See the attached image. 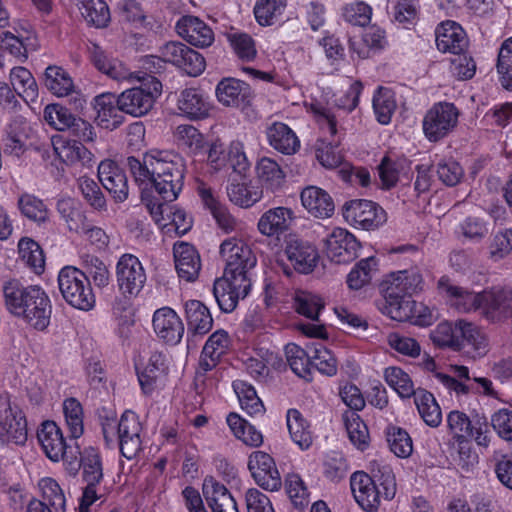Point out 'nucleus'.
<instances>
[{
  "label": "nucleus",
  "instance_id": "0e129e2a",
  "mask_svg": "<svg viewBox=\"0 0 512 512\" xmlns=\"http://www.w3.org/2000/svg\"><path fill=\"white\" fill-rule=\"evenodd\" d=\"M387 442L390 450L398 457L406 458L413 451V444L410 435L406 430L391 426L387 428Z\"/></svg>",
  "mask_w": 512,
  "mask_h": 512
},
{
  "label": "nucleus",
  "instance_id": "3c124183",
  "mask_svg": "<svg viewBox=\"0 0 512 512\" xmlns=\"http://www.w3.org/2000/svg\"><path fill=\"white\" fill-rule=\"evenodd\" d=\"M21 214L30 221L38 224L48 220V209L44 202L33 194L20 195L17 202Z\"/></svg>",
  "mask_w": 512,
  "mask_h": 512
},
{
  "label": "nucleus",
  "instance_id": "4c0bfd02",
  "mask_svg": "<svg viewBox=\"0 0 512 512\" xmlns=\"http://www.w3.org/2000/svg\"><path fill=\"white\" fill-rule=\"evenodd\" d=\"M231 183L227 187L229 200L237 206L248 208L262 198V190L246 183L244 180L238 182L236 177L230 178Z\"/></svg>",
  "mask_w": 512,
  "mask_h": 512
},
{
  "label": "nucleus",
  "instance_id": "dca6fc26",
  "mask_svg": "<svg viewBox=\"0 0 512 512\" xmlns=\"http://www.w3.org/2000/svg\"><path fill=\"white\" fill-rule=\"evenodd\" d=\"M328 257L340 264L349 263L358 257L360 242L344 228H334L325 240Z\"/></svg>",
  "mask_w": 512,
  "mask_h": 512
},
{
  "label": "nucleus",
  "instance_id": "473e14b6",
  "mask_svg": "<svg viewBox=\"0 0 512 512\" xmlns=\"http://www.w3.org/2000/svg\"><path fill=\"white\" fill-rule=\"evenodd\" d=\"M37 438L46 456L58 462L61 449L67 444L64 440L61 429L53 421H45L37 431Z\"/></svg>",
  "mask_w": 512,
  "mask_h": 512
},
{
  "label": "nucleus",
  "instance_id": "49530a36",
  "mask_svg": "<svg viewBox=\"0 0 512 512\" xmlns=\"http://www.w3.org/2000/svg\"><path fill=\"white\" fill-rule=\"evenodd\" d=\"M199 194L205 207L210 210L218 226L225 232L234 230L236 226L235 218L228 212L225 206L214 198L211 190L203 188L199 191Z\"/></svg>",
  "mask_w": 512,
  "mask_h": 512
},
{
  "label": "nucleus",
  "instance_id": "4d7b16f0",
  "mask_svg": "<svg viewBox=\"0 0 512 512\" xmlns=\"http://www.w3.org/2000/svg\"><path fill=\"white\" fill-rule=\"evenodd\" d=\"M226 166L232 169L234 177L245 180L250 171L251 164L244 152L243 144L239 141H233L227 151Z\"/></svg>",
  "mask_w": 512,
  "mask_h": 512
},
{
  "label": "nucleus",
  "instance_id": "e2e57ef3",
  "mask_svg": "<svg viewBox=\"0 0 512 512\" xmlns=\"http://www.w3.org/2000/svg\"><path fill=\"white\" fill-rule=\"evenodd\" d=\"M496 67L502 86L512 91V37L501 44Z\"/></svg>",
  "mask_w": 512,
  "mask_h": 512
},
{
  "label": "nucleus",
  "instance_id": "c85d7f7f",
  "mask_svg": "<svg viewBox=\"0 0 512 512\" xmlns=\"http://www.w3.org/2000/svg\"><path fill=\"white\" fill-rule=\"evenodd\" d=\"M456 333H458L459 340V348H456V351L473 352V357L482 356L486 353L487 339L475 324L458 320L456 321Z\"/></svg>",
  "mask_w": 512,
  "mask_h": 512
},
{
  "label": "nucleus",
  "instance_id": "4468645a",
  "mask_svg": "<svg viewBox=\"0 0 512 512\" xmlns=\"http://www.w3.org/2000/svg\"><path fill=\"white\" fill-rule=\"evenodd\" d=\"M248 469L255 482L263 489L277 491L282 485L274 459L263 451H254L248 459Z\"/></svg>",
  "mask_w": 512,
  "mask_h": 512
},
{
  "label": "nucleus",
  "instance_id": "f257e3e1",
  "mask_svg": "<svg viewBox=\"0 0 512 512\" xmlns=\"http://www.w3.org/2000/svg\"><path fill=\"white\" fill-rule=\"evenodd\" d=\"M126 165L137 184L153 187L166 202L176 200L183 188L186 164L177 153L152 150L144 154L142 161L127 157Z\"/></svg>",
  "mask_w": 512,
  "mask_h": 512
},
{
  "label": "nucleus",
  "instance_id": "58836bf2",
  "mask_svg": "<svg viewBox=\"0 0 512 512\" xmlns=\"http://www.w3.org/2000/svg\"><path fill=\"white\" fill-rule=\"evenodd\" d=\"M44 85L54 95L63 97L69 95L74 88L69 73L60 66L50 65L44 72Z\"/></svg>",
  "mask_w": 512,
  "mask_h": 512
},
{
  "label": "nucleus",
  "instance_id": "a19ab883",
  "mask_svg": "<svg viewBox=\"0 0 512 512\" xmlns=\"http://www.w3.org/2000/svg\"><path fill=\"white\" fill-rule=\"evenodd\" d=\"M287 426L294 443L301 449H308L312 444V432L307 420L297 409L287 412Z\"/></svg>",
  "mask_w": 512,
  "mask_h": 512
},
{
  "label": "nucleus",
  "instance_id": "412c9836",
  "mask_svg": "<svg viewBox=\"0 0 512 512\" xmlns=\"http://www.w3.org/2000/svg\"><path fill=\"white\" fill-rule=\"evenodd\" d=\"M176 30L182 38L195 47H209L214 42L212 29L195 16L181 17L176 24Z\"/></svg>",
  "mask_w": 512,
  "mask_h": 512
},
{
  "label": "nucleus",
  "instance_id": "e433bc0d",
  "mask_svg": "<svg viewBox=\"0 0 512 512\" xmlns=\"http://www.w3.org/2000/svg\"><path fill=\"white\" fill-rule=\"evenodd\" d=\"M87 24L105 28L110 22V10L104 0H72Z\"/></svg>",
  "mask_w": 512,
  "mask_h": 512
},
{
  "label": "nucleus",
  "instance_id": "79ce46f5",
  "mask_svg": "<svg viewBox=\"0 0 512 512\" xmlns=\"http://www.w3.org/2000/svg\"><path fill=\"white\" fill-rule=\"evenodd\" d=\"M227 424L231 431L245 445L250 447H259L263 443V435L253 425L236 413H230L227 416Z\"/></svg>",
  "mask_w": 512,
  "mask_h": 512
},
{
  "label": "nucleus",
  "instance_id": "603ef678",
  "mask_svg": "<svg viewBox=\"0 0 512 512\" xmlns=\"http://www.w3.org/2000/svg\"><path fill=\"white\" fill-rule=\"evenodd\" d=\"M350 441L359 449L364 450L368 445V428L360 416L353 411H345L342 415Z\"/></svg>",
  "mask_w": 512,
  "mask_h": 512
},
{
  "label": "nucleus",
  "instance_id": "4be33fe9",
  "mask_svg": "<svg viewBox=\"0 0 512 512\" xmlns=\"http://www.w3.org/2000/svg\"><path fill=\"white\" fill-rule=\"evenodd\" d=\"M153 328L158 337L170 344H177L184 334V325L180 317L169 307L155 311Z\"/></svg>",
  "mask_w": 512,
  "mask_h": 512
},
{
  "label": "nucleus",
  "instance_id": "cd10ccee",
  "mask_svg": "<svg viewBox=\"0 0 512 512\" xmlns=\"http://www.w3.org/2000/svg\"><path fill=\"white\" fill-rule=\"evenodd\" d=\"M95 109L97 110L96 121L103 129L113 131L124 123L123 111L118 105L117 97L113 94L96 96Z\"/></svg>",
  "mask_w": 512,
  "mask_h": 512
},
{
  "label": "nucleus",
  "instance_id": "37998d69",
  "mask_svg": "<svg viewBox=\"0 0 512 512\" xmlns=\"http://www.w3.org/2000/svg\"><path fill=\"white\" fill-rule=\"evenodd\" d=\"M450 371L454 376L436 372L435 377L448 389L455 391L457 394H468L470 392H478V388L474 384H466L461 380H471L469 369L462 365H451Z\"/></svg>",
  "mask_w": 512,
  "mask_h": 512
},
{
  "label": "nucleus",
  "instance_id": "423d86ee",
  "mask_svg": "<svg viewBox=\"0 0 512 512\" xmlns=\"http://www.w3.org/2000/svg\"><path fill=\"white\" fill-rule=\"evenodd\" d=\"M162 91L161 82L150 76L147 82L139 87L124 90L117 97L118 105L123 113L133 117H142L150 112L155 100Z\"/></svg>",
  "mask_w": 512,
  "mask_h": 512
},
{
  "label": "nucleus",
  "instance_id": "0eeeda50",
  "mask_svg": "<svg viewBox=\"0 0 512 512\" xmlns=\"http://www.w3.org/2000/svg\"><path fill=\"white\" fill-rule=\"evenodd\" d=\"M459 110L453 103L434 104L423 118V132L430 142H438L457 126Z\"/></svg>",
  "mask_w": 512,
  "mask_h": 512
},
{
  "label": "nucleus",
  "instance_id": "393cba45",
  "mask_svg": "<svg viewBox=\"0 0 512 512\" xmlns=\"http://www.w3.org/2000/svg\"><path fill=\"white\" fill-rule=\"evenodd\" d=\"M436 45L439 51L460 54L468 46L465 31L454 21L441 23L436 29Z\"/></svg>",
  "mask_w": 512,
  "mask_h": 512
},
{
  "label": "nucleus",
  "instance_id": "c03bdc74",
  "mask_svg": "<svg viewBox=\"0 0 512 512\" xmlns=\"http://www.w3.org/2000/svg\"><path fill=\"white\" fill-rule=\"evenodd\" d=\"M285 355L292 371L299 377L311 381L312 357L300 346L289 343L285 346Z\"/></svg>",
  "mask_w": 512,
  "mask_h": 512
},
{
  "label": "nucleus",
  "instance_id": "ddd939ff",
  "mask_svg": "<svg viewBox=\"0 0 512 512\" xmlns=\"http://www.w3.org/2000/svg\"><path fill=\"white\" fill-rule=\"evenodd\" d=\"M27 440V423L23 412L9 401L0 402V444L23 445Z\"/></svg>",
  "mask_w": 512,
  "mask_h": 512
},
{
  "label": "nucleus",
  "instance_id": "f3484780",
  "mask_svg": "<svg viewBox=\"0 0 512 512\" xmlns=\"http://www.w3.org/2000/svg\"><path fill=\"white\" fill-rule=\"evenodd\" d=\"M350 487L355 501L368 512H374L380 505L381 489L375 486L372 477L363 471L354 472L350 477Z\"/></svg>",
  "mask_w": 512,
  "mask_h": 512
},
{
  "label": "nucleus",
  "instance_id": "2f4dec72",
  "mask_svg": "<svg viewBox=\"0 0 512 512\" xmlns=\"http://www.w3.org/2000/svg\"><path fill=\"white\" fill-rule=\"evenodd\" d=\"M293 220V211L287 207L267 210L259 219L258 229L266 236H278L289 229Z\"/></svg>",
  "mask_w": 512,
  "mask_h": 512
},
{
  "label": "nucleus",
  "instance_id": "6e6d98bb",
  "mask_svg": "<svg viewBox=\"0 0 512 512\" xmlns=\"http://www.w3.org/2000/svg\"><path fill=\"white\" fill-rule=\"evenodd\" d=\"M258 176L271 191L279 190L285 181V174L280 166L270 158H262L257 166Z\"/></svg>",
  "mask_w": 512,
  "mask_h": 512
},
{
  "label": "nucleus",
  "instance_id": "09e8293b",
  "mask_svg": "<svg viewBox=\"0 0 512 512\" xmlns=\"http://www.w3.org/2000/svg\"><path fill=\"white\" fill-rule=\"evenodd\" d=\"M233 388L238 396L241 408L250 416L263 415L265 407L257 396L256 390L244 381H235Z\"/></svg>",
  "mask_w": 512,
  "mask_h": 512
},
{
  "label": "nucleus",
  "instance_id": "a878e982",
  "mask_svg": "<svg viewBox=\"0 0 512 512\" xmlns=\"http://www.w3.org/2000/svg\"><path fill=\"white\" fill-rule=\"evenodd\" d=\"M438 289L441 294L453 300V305L460 311L470 312L480 310L482 312V293H473L460 286L454 285L448 277H441L438 281Z\"/></svg>",
  "mask_w": 512,
  "mask_h": 512
},
{
  "label": "nucleus",
  "instance_id": "7ed1b4c3",
  "mask_svg": "<svg viewBox=\"0 0 512 512\" xmlns=\"http://www.w3.org/2000/svg\"><path fill=\"white\" fill-rule=\"evenodd\" d=\"M3 295L5 306L11 314L38 331L48 328L52 305L42 287L25 285L20 280L11 279L4 283Z\"/></svg>",
  "mask_w": 512,
  "mask_h": 512
},
{
  "label": "nucleus",
  "instance_id": "13d9d810",
  "mask_svg": "<svg viewBox=\"0 0 512 512\" xmlns=\"http://www.w3.org/2000/svg\"><path fill=\"white\" fill-rule=\"evenodd\" d=\"M385 380L400 397L409 398L415 396L418 390H415L410 376L399 367H388L385 369Z\"/></svg>",
  "mask_w": 512,
  "mask_h": 512
},
{
  "label": "nucleus",
  "instance_id": "5fc2aeb1",
  "mask_svg": "<svg viewBox=\"0 0 512 512\" xmlns=\"http://www.w3.org/2000/svg\"><path fill=\"white\" fill-rule=\"evenodd\" d=\"M63 413L70 432V437L78 439L84 432L83 408L81 403L73 397L65 399L63 402Z\"/></svg>",
  "mask_w": 512,
  "mask_h": 512
},
{
  "label": "nucleus",
  "instance_id": "8fccbe9b",
  "mask_svg": "<svg viewBox=\"0 0 512 512\" xmlns=\"http://www.w3.org/2000/svg\"><path fill=\"white\" fill-rule=\"evenodd\" d=\"M60 159L68 165L80 163L84 167H90L93 161L92 153L80 141L63 143L61 148H55Z\"/></svg>",
  "mask_w": 512,
  "mask_h": 512
},
{
  "label": "nucleus",
  "instance_id": "5701e85b",
  "mask_svg": "<svg viewBox=\"0 0 512 512\" xmlns=\"http://www.w3.org/2000/svg\"><path fill=\"white\" fill-rule=\"evenodd\" d=\"M173 253L178 276L187 282H194L201 269L198 251L193 245L181 242L174 245Z\"/></svg>",
  "mask_w": 512,
  "mask_h": 512
},
{
  "label": "nucleus",
  "instance_id": "c756f323",
  "mask_svg": "<svg viewBox=\"0 0 512 512\" xmlns=\"http://www.w3.org/2000/svg\"><path fill=\"white\" fill-rule=\"evenodd\" d=\"M301 202L307 211L317 218H329L335 210L331 196L316 186H308L302 190Z\"/></svg>",
  "mask_w": 512,
  "mask_h": 512
},
{
  "label": "nucleus",
  "instance_id": "864d4df0",
  "mask_svg": "<svg viewBox=\"0 0 512 512\" xmlns=\"http://www.w3.org/2000/svg\"><path fill=\"white\" fill-rule=\"evenodd\" d=\"M286 7V0H257L254 15L262 26L273 25L279 20Z\"/></svg>",
  "mask_w": 512,
  "mask_h": 512
},
{
  "label": "nucleus",
  "instance_id": "052dcab7",
  "mask_svg": "<svg viewBox=\"0 0 512 512\" xmlns=\"http://www.w3.org/2000/svg\"><path fill=\"white\" fill-rule=\"evenodd\" d=\"M293 306L297 313L311 320H318L319 313L324 308V302L315 294L298 291L294 296Z\"/></svg>",
  "mask_w": 512,
  "mask_h": 512
},
{
  "label": "nucleus",
  "instance_id": "774afa93",
  "mask_svg": "<svg viewBox=\"0 0 512 512\" xmlns=\"http://www.w3.org/2000/svg\"><path fill=\"white\" fill-rule=\"evenodd\" d=\"M512 252V229H503L494 233L489 244V258L500 261Z\"/></svg>",
  "mask_w": 512,
  "mask_h": 512
},
{
  "label": "nucleus",
  "instance_id": "f03ea898",
  "mask_svg": "<svg viewBox=\"0 0 512 512\" xmlns=\"http://www.w3.org/2000/svg\"><path fill=\"white\" fill-rule=\"evenodd\" d=\"M423 279L416 270H403L391 273L381 283L384 300L379 304L380 311L396 321H408L418 317L419 324L430 325L432 316L419 314L417 303L410 296L422 289Z\"/></svg>",
  "mask_w": 512,
  "mask_h": 512
},
{
  "label": "nucleus",
  "instance_id": "72a5a7b5",
  "mask_svg": "<svg viewBox=\"0 0 512 512\" xmlns=\"http://www.w3.org/2000/svg\"><path fill=\"white\" fill-rule=\"evenodd\" d=\"M216 95L225 106L239 107L248 102L250 97V87L247 83L228 78L221 80L216 88Z\"/></svg>",
  "mask_w": 512,
  "mask_h": 512
},
{
  "label": "nucleus",
  "instance_id": "9d476101",
  "mask_svg": "<svg viewBox=\"0 0 512 512\" xmlns=\"http://www.w3.org/2000/svg\"><path fill=\"white\" fill-rule=\"evenodd\" d=\"M116 281L124 297H135L143 289L146 273L140 260L132 254H123L116 264Z\"/></svg>",
  "mask_w": 512,
  "mask_h": 512
},
{
  "label": "nucleus",
  "instance_id": "20e7f679",
  "mask_svg": "<svg viewBox=\"0 0 512 512\" xmlns=\"http://www.w3.org/2000/svg\"><path fill=\"white\" fill-rule=\"evenodd\" d=\"M58 286L70 306L82 311H89L95 306V295L83 270L74 266L62 268L58 274Z\"/></svg>",
  "mask_w": 512,
  "mask_h": 512
},
{
  "label": "nucleus",
  "instance_id": "a211bd4d",
  "mask_svg": "<svg viewBox=\"0 0 512 512\" xmlns=\"http://www.w3.org/2000/svg\"><path fill=\"white\" fill-rule=\"evenodd\" d=\"M285 254L294 270L304 274L313 271L319 257L312 244L292 235L286 241Z\"/></svg>",
  "mask_w": 512,
  "mask_h": 512
},
{
  "label": "nucleus",
  "instance_id": "6e6552de",
  "mask_svg": "<svg viewBox=\"0 0 512 512\" xmlns=\"http://www.w3.org/2000/svg\"><path fill=\"white\" fill-rule=\"evenodd\" d=\"M220 255L225 261L223 275L248 277L250 269L256 265V257L251 248L241 239L228 238L220 245Z\"/></svg>",
  "mask_w": 512,
  "mask_h": 512
},
{
  "label": "nucleus",
  "instance_id": "9b49d317",
  "mask_svg": "<svg viewBox=\"0 0 512 512\" xmlns=\"http://www.w3.org/2000/svg\"><path fill=\"white\" fill-rule=\"evenodd\" d=\"M250 288L249 277L223 275L215 281L213 294L221 311L230 313L237 307L239 299L248 295Z\"/></svg>",
  "mask_w": 512,
  "mask_h": 512
},
{
  "label": "nucleus",
  "instance_id": "6ab92c4d",
  "mask_svg": "<svg viewBox=\"0 0 512 512\" xmlns=\"http://www.w3.org/2000/svg\"><path fill=\"white\" fill-rule=\"evenodd\" d=\"M482 315L493 322L512 316V289L492 288L483 291Z\"/></svg>",
  "mask_w": 512,
  "mask_h": 512
},
{
  "label": "nucleus",
  "instance_id": "338daca9",
  "mask_svg": "<svg viewBox=\"0 0 512 512\" xmlns=\"http://www.w3.org/2000/svg\"><path fill=\"white\" fill-rule=\"evenodd\" d=\"M44 118L55 129L65 131L74 123L76 116L60 104H51L45 107Z\"/></svg>",
  "mask_w": 512,
  "mask_h": 512
},
{
  "label": "nucleus",
  "instance_id": "1a4fd4ad",
  "mask_svg": "<svg viewBox=\"0 0 512 512\" xmlns=\"http://www.w3.org/2000/svg\"><path fill=\"white\" fill-rule=\"evenodd\" d=\"M342 214L349 224L363 230H375L387 220L385 210L377 203L366 199L346 202Z\"/></svg>",
  "mask_w": 512,
  "mask_h": 512
},
{
  "label": "nucleus",
  "instance_id": "ea45409f",
  "mask_svg": "<svg viewBox=\"0 0 512 512\" xmlns=\"http://www.w3.org/2000/svg\"><path fill=\"white\" fill-rule=\"evenodd\" d=\"M57 212L66 223L69 231L80 233L83 230V223L87 217L80 204L73 198L66 197L59 199L56 204Z\"/></svg>",
  "mask_w": 512,
  "mask_h": 512
},
{
  "label": "nucleus",
  "instance_id": "a18cd8bd",
  "mask_svg": "<svg viewBox=\"0 0 512 512\" xmlns=\"http://www.w3.org/2000/svg\"><path fill=\"white\" fill-rule=\"evenodd\" d=\"M414 402L421 418L427 425L431 427H438L440 425L442 413L433 394L424 389H418L417 394L414 396Z\"/></svg>",
  "mask_w": 512,
  "mask_h": 512
},
{
  "label": "nucleus",
  "instance_id": "2eb2a0df",
  "mask_svg": "<svg viewBox=\"0 0 512 512\" xmlns=\"http://www.w3.org/2000/svg\"><path fill=\"white\" fill-rule=\"evenodd\" d=\"M142 431L138 416L131 411H125L117 425V435L121 454L131 460L142 450Z\"/></svg>",
  "mask_w": 512,
  "mask_h": 512
},
{
  "label": "nucleus",
  "instance_id": "f8f14e48",
  "mask_svg": "<svg viewBox=\"0 0 512 512\" xmlns=\"http://www.w3.org/2000/svg\"><path fill=\"white\" fill-rule=\"evenodd\" d=\"M82 479L86 483L82 494V508L90 507L97 499L96 486L103 480V465L100 452L87 447L81 454Z\"/></svg>",
  "mask_w": 512,
  "mask_h": 512
},
{
  "label": "nucleus",
  "instance_id": "bb28decb",
  "mask_svg": "<svg viewBox=\"0 0 512 512\" xmlns=\"http://www.w3.org/2000/svg\"><path fill=\"white\" fill-rule=\"evenodd\" d=\"M180 114L190 120H201L209 115L210 103L199 89L186 88L177 99Z\"/></svg>",
  "mask_w": 512,
  "mask_h": 512
},
{
  "label": "nucleus",
  "instance_id": "69168bd1",
  "mask_svg": "<svg viewBox=\"0 0 512 512\" xmlns=\"http://www.w3.org/2000/svg\"><path fill=\"white\" fill-rule=\"evenodd\" d=\"M39 488L42 492V502H46L58 512H65V496L56 480L50 477L42 478L39 481Z\"/></svg>",
  "mask_w": 512,
  "mask_h": 512
},
{
  "label": "nucleus",
  "instance_id": "7c9ffc66",
  "mask_svg": "<svg viewBox=\"0 0 512 512\" xmlns=\"http://www.w3.org/2000/svg\"><path fill=\"white\" fill-rule=\"evenodd\" d=\"M168 372L166 357L161 352L151 354L148 363L143 370L137 369L140 386L145 394H150L157 387V383Z\"/></svg>",
  "mask_w": 512,
  "mask_h": 512
},
{
  "label": "nucleus",
  "instance_id": "f704fd0d",
  "mask_svg": "<svg viewBox=\"0 0 512 512\" xmlns=\"http://www.w3.org/2000/svg\"><path fill=\"white\" fill-rule=\"evenodd\" d=\"M267 138L275 150L286 155L294 154L300 147L296 134L288 125L281 122L273 123L267 129Z\"/></svg>",
  "mask_w": 512,
  "mask_h": 512
},
{
  "label": "nucleus",
  "instance_id": "b1692460",
  "mask_svg": "<svg viewBox=\"0 0 512 512\" xmlns=\"http://www.w3.org/2000/svg\"><path fill=\"white\" fill-rule=\"evenodd\" d=\"M202 493L212 512H239L231 493L212 476L204 479Z\"/></svg>",
  "mask_w": 512,
  "mask_h": 512
},
{
  "label": "nucleus",
  "instance_id": "aec40b11",
  "mask_svg": "<svg viewBox=\"0 0 512 512\" xmlns=\"http://www.w3.org/2000/svg\"><path fill=\"white\" fill-rule=\"evenodd\" d=\"M98 178L103 187L116 202L128 198V180L124 171L112 160H104L98 165Z\"/></svg>",
  "mask_w": 512,
  "mask_h": 512
},
{
  "label": "nucleus",
  "instance_id": "680f3d73",
  "mask_svg": "<svg viewBox=\"0 0 512 512\" xmlns=\"http://www.w3.org/2000/svg\"><path fill=\"white\" fill-rule=\"evenodd\" d=\"M373 109L381 124H388L396 109L393 93L388 88L379 87L373 97Z\"/></svg>",
  "mask_w": 512,
  "mask_h": 512
},
{
  "label": "nucleus",
  "instance_id": "c9c22d12",
  "mask_svg": "<svg viewBox=\"0 0 512 512\" xmlns=\"http://www.w3.org/2000/svg\"><path fill=\"white\" fill-rule=\"evenodd\" d=\"M184 307L189 332L204 335L212 329V316L209 309L202 302L189 300Z\"/></svg>",
  "mask_w": 512,
  "mask_h": 512
},
{
  "label": "nucleus",
  "instance_id": "de8ad7c7",
  "mask_svg": "<svg viewBox=\"0 0 512 512\" xmlns=\"http://www.w3.org/2000/svg\"><path fill=\"white\" fill-rule=\"evenodd\" d=\"M21 260L36 274H41L45 268V256L40 245L31 238H22L18 243Z\"/></svg>",
  "mask_w": 512,
  "mask_h": 512
},
{
  "label": "nucleus",
  "instance_id": "bf43d9fd",
  "mask_svg": "<svg viewBox=\"0 0 512 512\" xmlns=\"http://www.w3.org/2000/svg\"><path fill=\"white\" fill-rule=\"evenodd\" d=\"M376 259L368 257L360 260L347 275V284L349 288L358 290L368 284L376 272Z\"/></svg>",
  "mask_w": 512,
  "mask_h": 512
},
{
  "label": "nucleus",
  "instance_id": "39448f33",
  "mask_svg": "<svg viewBox=\"0 0 512 512\" xmlns=\"http://www.w3.org/2000/svg\"><path fill=\"white\" fill-rule=\"evenodd\" d=\"M448 427L455 435L462 453L463 444H468V438H473L477 445L487 448L490 443L487 418L483 414L475 413L468 417L465 413L454 410L448 414Z\"/></svg>",
  "mask_w": 512,
  "mask_h": 512
}]
</instances>
